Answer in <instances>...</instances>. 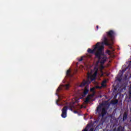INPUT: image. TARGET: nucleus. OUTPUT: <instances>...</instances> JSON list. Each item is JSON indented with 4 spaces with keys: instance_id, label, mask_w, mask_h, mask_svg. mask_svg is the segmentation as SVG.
I'll use <instances>...</instances> for the list:
<instances>
[{
    "instance_id": "nucleus-1",
    "label": "nucleus",
    "mask_w": 131,
    "mask_h": 131,
    "mask_svg": "<svg viewBox=\"0 0 131 131\" xmlns=\"http://www.w3.org/2000/svg\"><path fill=\"white\" fill-rule=\"evenodd\" d=\"M104 48V45H102L101 49H99V51L95 53V56L98 59V60L96 62L97 65H99V63L101 65L105 64V62L107 61V59H108L103 51Z\"/></svg>"
},
{
    "instance_id": "nucleus-2",
    "label": "nucleus",
    "mask_w": 131,
    "mask_h": 131,
    "mask_svg": "<svg viewBox=\"0 0 131 131\" xmlns=\"http://www.w3.org/2000/svg\"><path fill=\"white\" fill-rule=\"evenodd\" d=\"M115 33L112 30H110L109 31L106 32V34H104L102 38V42L101 45H104L105 46H110V42H109V39L112 41V43H113V40H114V35ZM108 37L109 39H108Z\"/></svg>"
},
{
    "instance_id": "nucleus-3",
    "label": "nucleus",
    "mask_w": 131,
    "mask_h": 131,
    "mask_svg": "<svg viewBox=\"0 0 131 131\" xmlns=\"http://www.w3.org/2000/svg\"><path fill=\"white\" fill-rule=\"evenodd\" d=\"M95 70H96L94 73L93 75L88 76V80L85 81L84 80L83 82L79 85L80 88H82L86 84L89 85L90 83L93 81V80H96V77H97V75H98V71H99V69L98 68H95Z\"/></svg>"
},
{
    "instance_id": "nucleus-4",
    "label": "nucleus",
    "mask_w": 131,
    "mask_h": 131,
    "mask_svg": "<svg viewBox=\"0 0 131 131\" xmlns=\"http://www.w3.org/2000/svg\"><path fill=\"white\" fill-rule=\"evenodd\" d=\"M70 86V84H62L61 86H59L58 89L56 90L57 93H56V96H58V99L56 100V104L58 106H62V104H59V102H60V100L61 99H63V97H62L61 98H60V96H59V94H58V93L61 91V90H69V87Z\"/></svg>"
},
{
    "instance_id": "nucleus-5",
    "label": "nucleus",
    "mask_w": 131,
    "mask_h": 131,
    "mask_svg": "<svg viewBox=\"0 0 131 131\" xmlns=\"http://www.w3.org/2000/svg\"><path fill=\"white\" fill-rule=\"evenodd\" d=\"M102 106H103V104L98 105L97 107L96 112L98 114L99 117L104 118V116L107 114V110L106 107H102Z\"/></svg>"
},
{
    "instance_id": "nucleus-6",
    "label": "nucleus",
    "mask_w": 131,
    "mask_h": 131,
    "mask_svg": "<svg viewBox=\"0 0 131 131\" xmlns=\"http://www.w3.org/2000/svg\"><path fill=\"white\" fill-rule=\"evenodd\" d=\"M101 48L102 43L100 42H98L97 43H96L95 47L93 50L89 48L88 49V52L89 54H95V55H96V53H97V52H99V49Z\"/></svg>"
},
{
    "instance_id": "nucleus-7",
    "label": "nucleus",
    "mask_w": 131,
    "mask_h": 131,
    "mask_svg": "<svg viewBox=\"0 0 131 131\" xmlns=\"http://www.w3.org/2000/svg\"><path fill=\"white\" fill-rule=\"evenodd\" d=\"M67 110H68V106H65L62 108L61 116L62 118H66L67 117Z\"/></svg>"
},
{
    "instance_id": "nucleus-8",
    "label": "nucleus",
    "mask_w": 131,
    "mask_h": 131,
    "mask_svg": "<svg viewBox=\"0 0 131 131\" xmlns=\"http://www.w3.org/2000/svg\"><path fill=\"white\" fill-rule=\"evenodd\" d=\"M89 88H88V86L85 87L83 92V95L84 97L86 95H88L89 94Z\"/></svg>"
},
{
    "instance_id": "nucleus-9",
    "label": "nucleus",
    "mask_w": 131,
    "mask_h": 131,
    "mask_svg": "<svg viewBox=\"0 0 131 131\" xmlns=\"http://www.w3.org/2000/svg\"><path fill=\"white\" fill-rule=\"evenodd\" d=\"M67 76L69 77H72V76H73V74H71V71H70V70H68L67 71Z\"/></svg>"
},
{
    "instance_id": "nucleus-10",
    "label": "nucleus",
    "mask_w": 131,
    "mask_h": 131,
    "mask_svg": "<svg viewBox=\"0 0 131 131\" xmlns=\"http://www.w3.org/2000/svg\"><path fill=\"white\" fill-rule=\"evenodd\" d=\"M127 119V114L126 112L124 113L123 115V121H125Z\"/></svg>"
},
{
    "instance_id": "nucleus-11",
    "label": "nucleus",
    "mask_w": 131,
    "mask_h": 131,
    "mask_svg": "<svg viewBox=\"0 0 131 131\" xmlns=\"http://www.w3.org/2000/svg\"><path fill=\"white\" fill-rule=\"evenodd\" d=\"M111 104H112V105H116L118 103V100H117V99L112 100L111 101Z\"/></svg>"
},
{
    "instance_id": "nucleus-12",
    "label": "nucleus",
    "mask_w": 131,
    "mask_h": 131,
    "mask_svg": "<svg viewBox=\"0 0 131 131\" xmlns=\"http://www.w3.org/2000/svg\"><path fill=\"white\" fill-rule=\"evenodd\" d=\"M117 131H124V127L119 126L117 128Z\"/></svg>"
},
{
    "instance_id": "nucleus-13",
    "label": "nucleus",
    "mask_w": 131,
    "mask_h": 131,
    "mask_svg": "<svg viewBox=\"0 0 131 131\" xmlns=\"http://www.w3.org/2000/svg\"><path fill=\"white\" fill-rule=\"evenodd\" d=\"M106 82H107V81L106 80H104L102 81V83H101V86H102V88H106V85L105 84L106 83Z\"/></svg>"
},
{
    "instance_id": "nucleus-14",
    "label": "nucleus",
    "mask_w": 131,
    "mask_h": 131,
    "mask_svg": "<svg viewBox=\"0 0 131 131\" xmlns=\"http://www.w3.org/2000/svg\"><path fill=\"white\" fill-rule=\"evenodd\" d=\"M90 127H91V125L88 124L85 129H83L82 131H88V128H90Z\"/></svg>"
},
{
    "instance_id": "nucleus-15",
    "label": "nucleus",
    "mask_w": 131,
    "mask_h": 131,
    "mask_svg": "<svg viewBox=\"0 0 131 131\" xmlns=\"http://www.w3.org/2000/svg\"><path fill=\"white\" fill-rule=\"evenodd\" d=\"M94 95L92 94V95H89L87 96L86 98L88 99L89 100H91V97H93Z\"/></svg>"
},
{
    "instance_id": "nucleus-16",
    "label": "nucleus",
    "mask_w": 131,
    "mask_h": 131,
    "mask_svg": "<svg viewBox=\"0 0 131 131\" xmlns=\"http://www.w3.org/2000/svg\"><path fill=\"white\" fill-rule=\"evenodd\" d=\"M82 60H83V56L81 57L80 58H78V61L79 62H81V61H82Z\"/></svg>"
},
{
    "instance_id": "nucleus-17",
    "label": "nucleus",
    "mask_w": 131,
    "mask_h": 131,
    "mask_svg": "<svg viewBox=\"0 0 131 131\" xmlns=\"http://www.w3.org/2000/svg\"><path fill=\"white\" fill-rule=\"evenodd\" d=\"M84 102H85V103H89L90 102V99L86 98L85 99Z\"/></svg>"
},
{
    "instance_id": "nucleus-18",
    "label": "nucleus",
    "mask_w": 131,
    "mask_h": 131,
    "mask_svg": "<svg viewBox=\"0 0 131 131\" xmlns=\"http://www.w3.org/2000/svg\"><path fill=\"white\" fill-rule=\"evenodd\" d=\"M90 92H95V88H91Z\"/></svg>"
},
{
    "instance_id": "nucleus-19",
    "label": "nucleus",
    "mask_w": 131,
    "mask_h": 131,
    "mask_svg": "<svg viewBox=\"0 0 131 131\" xmlns=\"http://www.w3.org/2000/svg\"><path fill=\"white\" fill-rule=\"evenodd\" d=\"M112 46V44L111 43H110V45H108L107 46H109L110 49H111L112 50V49H113V47H112V46Z\"/></svg>"
},
{
    "instance_id": "nucleus-20",
    "label": "nucleus",
    "mask_w": 131,
    "mask_h": 131,
    "mask_svg": "<svg viewBox=\"0 0 131 131\" xmlns=\"http://www.w3.org/2000/svg\"><path fill=\"white\" fill-rule=\"evenodd\" d=\"M117 80H118V81H121V78L120 77H118L117 78Z\"/></svg>"
},
{
    "instance_id": "nucleus-21",
    "label": "nucleus",
    "mask_w": 131,
    "mask_h": 131,
    "mask_svg": "<svg viewBox=\"0 0 131 131\" xmlns=\"http://www.w3.org/2000/svg\"><path fill=\"white\" fill-rule=\"evenodd\" d=\"M72 108H74V105H72L70 106V110H72Z\"/></svg>"
},
{
    "instance_id": "nucleus-22",
    "label": "nucleus",
    "mask_w": 131,
    "mask_h": 131,
    "mask_svg": "<svg viewBox=\"0 0 131 131\" xmlns=\"http://www.w3.org/2000/svg\"><path fill=\"white\" fill-rule=\"evenodd\" d=\"M102 86H97V89H102Z\"/></svg>"
},
{
    "instance_id": "nucleus-23",
    "label": "nucleus",
    "mask_w": 131,
    "mask_h": 131,
    "mask_svg": "<svg viewBox=\"0 0 131 131\" xmlns=\"http://www.w3.org/2000/svg\"><path fill=\"white\" fill-rule=\"evenodd\" d=\"M89 131H94V128H90Z\"/></svg>"
},
{
    "instance_id": "nucleus-24",
    "label": "nucleus",
    "mask_w": 131,
    "mask_h": 131,
    "mask_svg": "<svg viewBox=\"0 0 131 131\" xmlns=\"http://www.w3.org/2000/svg\"><path fill=\"white\" fill-rule=\"evenodd\" d=\"M96 28H97V30L99 29V26H97Z\"/></svg>"
},
{
    "instance_id": "nucleus-25",
    "label": "nucleus",
    "mask_w": 131,
    "mask_h": 131,
    "mask_svg": "<svg viewBox=\"0 0 131 131\" xmlns=\"http://www.w3.org/2000/svg\"><path fill=\"white\" fill-rule=\"evenodd\" d=\"M74 113H77V111H74Z\"/></svg>"
},
{
    "instance_id": "nucleus-26",
    "label": "nucleus",
    "mask_w": 131,
    "mask_h": 131,
    "mask_svg": "<svg viewBox=\"0 0 131 131\" xmlns=\"http://www.w3.org/2000/svg\"><path fill=\"white\" fill-rule=\"evenodd\" d=\"M122 72H124V71L123 70H122Z\"/></svg>"
},
{
    "instance_id": "nucleus-27",
    "label": "nucleus",
    "mask_w": 131,
    "mask_h": 131,
    "mask_svg": "<svg viewBox=\"0 0 131 131\" xmlns=\"http://www.w3.org/2000/svg\"><path fill=\"white\" fill-rule=\"evenodd\" d=\"M108 53H110V51H108Z\"/></svg>"
},
{
    "instance_id": "nucleus-28",
    "label": "nucleus",
    "mask_w": 131,
    "mask_h": 131,
    "mask_svg": "<svg viewBox=\"0 0 131 131\" xmlns=\"http://www.w3.org/2000/svg\"><path fill=\"white\" fill-rule=\"evenodd\" d=\"M102 68H104V66H102Z\"/></svg>"
}]
</instances>
